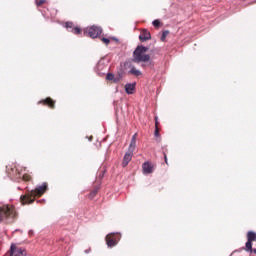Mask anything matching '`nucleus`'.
<instances>
[{
	"instance_id": "obj_26",
	"label": "nucleus",
	"mask_w": 256,
	"mask_h": 256,
	"mask_svg": "<svg viewBox=\"0 0 256 256\" xmlns=\"http://www.w3.org/2000/svg\"><path fill=\"white\" fill-rule=\"evenodd\" d=\"M165 163H166V164H168V162H167V156H166V154H165Z\"/></svg>"
},
{
	"instance_id": "obj_23",
	"label": "nucleus",
	"mask_w": 256,
	"mask_h": 256,
	"mask_svg": "<svg viewBox=\"0 0 256 256\" xmlns=\"http://www.w3.org/2000/svg\"><path fill=\"white\" fill-rule=\"evenodd\" d=\"M153 26H154L155 28H159V27H160V21H159V20L153 21Z\"/></svg>"
},
{
	"instance_id": "obj_20",
	"label": "nucleus",
	"mask_w": 256,
	"mask_h": 256,
	"mask_svg": "<svg viewBox=\"0 0 256 256\" xmlns=\"http://www.w3.org/2000/svg\"><path fill=\"white\" fill-rule=\"evenodd\" d=\"M159 132H160V129H159V127L156 126L155 127V132H154L155 138H160Z\"/></svg>"
},
{
	"instance_id": "obj_1",
	"label": "nucleus",
	"mask_w": 256,
	"mask_h": 256,
	"mask_svg": "<svg viewBox=\"0 0 256 256\" xmlns=\"http://www.w3.org/2000/svg\"><path fill=\"white\" fill-rule=\"evenodd\" d=\"M48 190V184L44 182L41 186H37L35 190L26 191L25 195L20 196L22 205H31L35 202L36 197H41Z\"/></svg>"
},
{
	"instance_id": "obj_22",
	"label": "nucleus",
	"mask_w": 256,
	"mask_h": 256,
	"mask_svg": "<svg viewBox=\"0 0 256 256\" xmlns=\"http://www.w3.org/2000/svg\"><path fill=\"white\" fill-rule=\"evenodd\" d=\"M43 4H45V0H36V5L38 7H41Z\"/></svg>"
},
{
	"instance_id": "obj_5",
	"label": "nucleus",
	"mask_w": 256,
	"mask_h": 256,
	"mask_svg": "<svg viewBox=\"0 0 256 256\" xmlns=\"http://www.w3.org/2000/svg\"><path fill=\"white\" fill-rule=\"evenodd\" d=\"M84 34L92 39H96L102 35V29L98 26H91L84 30Z\"/></svg>"
},
{
	"instance_id": "obj_18",
	"label": "nucleus",
	"mask_w": 256,
	"mask_h": 256,
	"mask_svg": "<svg viewBox=\"0 0 256 256\" xmlns=\"http://www.w3.org/2000/svg\"><path fill=\"white\" fill-rule=\"evenodd\" d=\"M74 26L75 25L73 24V22H66V24H65V27L67 29H74L75 28Z\"/></svg>"
},
{
	"instance_id": "obj_9",
	"label": "nucleus",
	"mask_w": 256,
	"mask_h": 256,
	"mask_svg": "<svg viewBox=\"0 0 256 256\" xmlns=\"http://www.w3.org/2000/svg\"><path fill=\"white\" fill-rule=\"evenodd\" d=\"M252 242H256V233L253 231H248L247 233V242L245 247H247L248 250H251Z\"/></svg>"
},
{
	"instance_id": "obj_10",
	"label": "nucleus",
	"mask_w": 256,
	"mask_h": 256,
	"mask_svg": "<svg viewBox=\"0 0 256 256\" xmlns=\"http://www.w3.org/2000/svg\"><path fill=\"white\" fill-rule=\"evenodd\" d=\"M38 105L49 107L51 110L55 109V100L52 98H45L38 102Z\"/></svg>"
},
{
	"instance_id": "obj_3",
	"label": "nucleus",
	"mask_w": 256,
	"mask_h": 256,
	"mask_svg": "<svg viewBox=\"0 0 256 256\" xmlns=\"http://www.w3.org/2000/svg\"><path fill=\"white\" fill-rule=\"evenodd\" d=\"M137 137H138V134L132 135L131 142H130V145L128 148V152L125 153L123 161H122L123 168L127 167V165L132 161L133 153L137 146Z\"/></svg>"
},
{
	"instance_id": "obj_7",
	"label": "nucleus",
	"mask_w": 256,
	"mask_h": 256,
	"mask_svg": "<svg viewBox=\"0 0 256 256\" xmlns=\"http://www.w3.org/2000/svg\"><path fill=\"white\" fill-rule=\"evenodd\" d=\"M10 256H27V251L24 248L18 247L16 244H11Z\"/></svg>"
},
{
	"instance_id": "obj_14",
	"label": "nucleus",
	"mask_w": 256,
	"mask_h": 256,
	"mask_svg": "<svg viewBox=\"0 0 256 256\" xmlns=\"http://www.w3.org/2000/svg\"><path fill=\"white\" fill-rule=\"evenodd\" d=\"M130 75H134V76H140L142 75L141 71L138 70L136 67H131L130 71H129Z\"/></svg>"
},
{
	"instance_id": "obj_6",
	"label": "nucleus",
	"mask_w": 256,
	"mask_h": 256,
	"mask_svg": "<svg viewBox=\"0 0 256 256\" xmlns=\"http://www.w3.org/2000/svg\"><path fill=\"white\" fill-rule=\"evenodd\" d=\"M105 240L107 247H115L117 243L120 241V235L117 233H110L107 234Z\"/></svg>"
},
{
	"instance_id": "obj_19",
	"label": "nucleus",
	"mask_w": 256,
	"mask_h": 256,
	"mask_svg": "<svg viewBox=\"0 0 256 256\" xmlns=\"http://www.w3.org/2000/svg\"><path fill=\"white\" fill-rule=\"evenodd\" d=\"M245 250L247 253H254L256 255V248H252L251 246V249H248L246 246H245Z\"/></svg>"
},
{
	"instance_id": "obj_4",
	"label": "nucleus",
	"mask_w": 256,
	"mask_h": 256,
	"mask_svg": "<svg viewBox=\"0 0 256 256\" xmlns=\"http://www.w3.org/2000/svg\"><path fill=\"white\" fill-rule=\"evenodd\" d=\"M17 213L14 206L4 205L0 207V222L8 219H15Z\"/></svg>"
},
{
	"instance_id": "obj_11",
	"label": "nucleus",
	"mask_w": 256,
	"mask_h": 256,
	"mask_svg": "<svg viewBox=\"0 0 256 256\" xmlns=\"http://www.w3.org/2000/svg\"><path fill=\"white\" fill-rule=\"evenodd\" d=\"M106 80L113 81V83H119L122 80V76H121V74H118V76L115 77L113 73H107Z\"/></svg>"
},
{
	"instance_id": "obj_16",
	"label": "nucleus",
	"mask_w": 256,
	"mask_h": 256,
	"mask_svg": "<svg viewBox=\"0 0 256 256\" xmlns=\"http://www.w3.org/2000/svg\"><path fill=\"white\" fill-rule=\"evenodd\" d=\"M170 34V31L169 30H165L162 32V35H161V42H165L166 41V37Z\"/></svg>"
},
{
	"instance_id": "obj_17",
	"label": "nucleus",
	"mask_w": 256,
	"mask_h": 256,
	"mask_svg": "<svg viewBox=\"0 0 256 256\" xmlns=\"http://www.w3.org/2000/svg\"><path fill=\"white\" fill-rule=\"evenodd\" d=\"M71 32L74 34V35H80L82 33V29H80L78 26L74 27Z\"/></svg>"
},
{
	"instance_id": "obj_21",
	"label": "nucleus",
	"mask_w": 256,
	"mask_h": 256,
	"mask_svg": "<svg viewBox=\"0 0 256 256\" xmlns=\"http://www.w3.org/2000/svg\"><path fill=\"white\" fill-rule=\"evenodd\" d=\"M23 180L26 181V182H29V181H31V176L29 174H24L23 175Z\"/></svg>"
},
{
	"instance_id": "obj_13",
	"label": "nucleus",
	"mask_w": 256,
	"mask_h": 256,
	"mask_svg": "<svg viewBox=\"0 0 256 256\" xmlns=\"http://www.w3.org/2000/svg\"><path fill=\"white\" fill-rule=\"evenodd\" d=\"M135 90V83H127L125 84V92L128 95H133Z\"/></svg>"
},
{
	"instance_id": "obj_24",
	"label": "nucleus",
	"mask_w": 256,
	"mask_h": 256,
	"mask_svg": "<svg viewBox=\"0 0 256 256\" xmlns=\"http://www.w3.org/2000/svg\"><path fill=\"white\" fill-rule=\"evenodd\" d=\"M102 42H103L104 44H106V45H109V44H110V40H109L108 38H105V37L102 38Z\"/></svg>"
},
{
	"instance_id": "obj_2",
	"label": "nucleus",
	"mask_w": 256,
	"mask_h": 256,
	"mask_svg": "<svg viewBox=\"0 0 256 256\" xmlns=\"http://www.w3.org/2000/svg\"><path fill=\"white\" fill-rule=\"evenodd\" d=\"M148 48L145 46H137L134 53L132 61L134 63H147L151 60V56L146 54Z\"/></svg>"
},
{
	"instance_id": "obj_15",
	"label": "nucleus",
	"mask_w": 256,
	"mask_h": 256,
	"mask_svg": "<svg viewBox=\"0 0 256 256\" xmlns=\"http://www.w3.org/2000/svg\"><path fill=\"white\" fill-rule=\"evenodd\" d=\"M98 190H99V186L94 188L93 191L90 192V194H88V199H90V200L94 199L96 197V195L98 194Z\"/></svg>"
},
{
	"instance_id": "obj_25",
	"label": "nucleus",
	"mask_w": 256,
	"mask_h": 256,
	"mask_svg": "<svg viewBox=\"0 0 256 256\" xmlns=\"http://www.w3.org/2000/svg\"><path fill=\"white\" fill-rule=\"evenodd\" d=\"M159 127V121H158V117H155V128Z\"/></svg>"
},
{
	"instance_id": "obj_8",
	"label": "nucleus",
	"mask_w": 256,
	"mask_h": 256,
	"mask_svg": "<svg viewBox=\"0 0 256 256\" xmlns=\"http://www.w3.org/2000/svg\"><path fill=\"white\" fill-rule=\"evenodd\" d=\"M156 169V164L150 161H146L142 164L143 175H151Z\"/></svg>"
},
{
	"instance_id": "obj_12",
	"label": "nucleus",
	"mask_w": 256,
	"mask_h": 256,
	"mask_svg": "<svg viewBox=\"0 0 256 256\" xmlns=\"http://www.w3.org/2000/svg\"><path fill=\"white\" fill-rule=\"evenodd\" d=\"M139 39H140L141 42H146V41L150 40V39H151V33H150V31L145 30V29L142 30V31H141V34H140V36H139Z\"/></svg>"
}]
</instances>
